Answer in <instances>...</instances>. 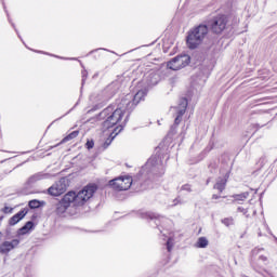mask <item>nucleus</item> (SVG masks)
<instances>
[{
  "label": "nucleus",
  "instance_id": "obj_1",
  "mask_svg": "<svg viewBox=\"0 0 277 277\" xmlns=\"http://www.w3.org/2000/svg\"><path fill=\"white\" fill-rule=\"evenodd\" d=\"M96 193V185L90 184L84 186L79 192H68L56 203L57 215H64L66 211L77 209V207H83Z\"/></svg>",
  "mask_w": 277,
  "mask_h": 277
},
{
  "label": "nucleus",
  "instance_id": "obj_10",
  "mask_svg": "<svg viewBox=\"0 0 277 277\" xmlns=\"http://www.w3.org/2000/svg\"><path fill=\"white\" fill-rule=\"evenodd\" d=\"M21 245V240L18 239H12V240H5L2 243H0V254H10L12 250H16V247Z\"/></svg>",
  "mask_w": 277,
  "mask_h": 277
},
{
  "label": "nucleus",
  "instance_id": "obj_9",
  "mask_svg": "<svg viewBox=\"0 0 277 277\" xmlns=\"http://www.w3.org/2000/svg\"><path fill=\"white\" fill-rule=\"evenodd\" d=\"M66 179H61L58 182L54 183L49 189L48 193L50 196H62L66 192Z\"/></svg>",
  "mask_w": 277,
  "mask_h": 277
},
{
  "label": "nucleus",
  "instance_id": "obj_3",
  "mask_svg": "<svg viewBox=\"0 0 277 277\" xmlns=\"http://www.w3.org/2000/svg\"><path fill=\"white\" fill-rule=\"evenodd\" d=\"M207 34H209V27H207V25H199L193 28L186 38L188 49H197L200 47L205 41V38H207Z\"/></svg>",
  "mask_w": 277,
  "mask_h": 277
},
{
  "label": "nucleus",
  "instance_id": "obj_29",
  "mask_svg": "<svg viewBox=\"0 0 277 277\" xmlns=\"http://www.w3.org/2000/svg\"><path fill=\"white\" fill-rule=\"evenodd\" d=\"M122 105H129L127 101H122Z\"/></svg>",
  "mask_w": 277,
  "mask_h": 277
},
{
  "label": "nucleus",
  "instance_id": "obj_11",
  "mask_svg": "<svg viewBox=\"0 0 277 277\" xmlns=\"http://www.w3.org/2000/svg\"><path fill=\"white\" fill-rule=\"evenodd\" d=\"M122 129H123L122 124H119L116 129H114L113 133H110V136L104 142L103 148L109 147L111 145V142H114V138L116 137V135H118V133H120Z\"/></svg>",
  "mask_w": 277,
  "mask_h": 277
},
{
  "label": "nucleus",
  "instance_id": "obj_31",
  "mask_svg": "<svg viewBox=\"0 0 277 277\" xmlns=\"http://www.w3.org/2000/svg\"><path fill=\"white\" fill-rule=\"evenodd\" d=\"M2 221H3V217H0V224H1Z\"/></svg>",
  "mask_w": 277,
  "mask_h": 277
},
{
  "label": "nucleus",
  "instance_id": "obj_14",
  "mask_svg": "<svg viewBox=\"0 0 277 277\" xmlns=\"http://www.w3.org/2000/svg\"><path fill=\"white\" fill-rule=\"evenodd\" d=\"M263 248H255L251 252V256H259V261H262V263H267V255H263Z\"/></svg>",
  "mask_w": 277,
  "mask_h": 277
},
{
  "label": "nucleus",
  "instance_id": "obj_22",
  "mask_svg": "<svg viewBox=\"0 0 277 277\" xmlns=\"http://www.w3.org/2000/svg\"><path fill=\"white\" fill-rule=\"evenodd\" d=\"M250 194L248 193H242L241 195L236 196V200H246Z\"/></svg>",
  "mask_w": 277,
  "mask_h": 277
},
{
  "label": "nucleus",
  "instance_id": "obj_23",
  "mask_svg": "<svg viewBox=\"0 0 277 277\" xmlns=\"http://www.w3.org/2000/svg\"><path fill=\"white\" fill-rule=\"evenodd\" d=\"M85 147L88 148V150L94 148V141L93 140L87 141Z\"/></svg>",
  "mask_w": 277,
  "mask_h": 277
},
{
  "label": "nucleus",
  "instance_id": "obj_13",
  "mask_svg": "<svg viewBox=\"0 0 277 277\" xmlns=\"http://www.w3.org/2000/svg\"><path fill=\"white\" fill-rule=\"evenodd\" d=\"M34 230V222L28 221L22 228L18 229L17 235H29Z\"/></svg>",
  "mask_w": 277,
  "mask_h": 277
},
{
  "label": "nucleus",
  "instance_id": "obj_27",
  "mask_svg": "<svg viewBox=\"0 0 277 277\" xmlns=\"http://www.w3.org/2000/svg\"><path fill=\"white\" fill-rule=\"evenodd\" d=\"M238 211H240V213H243V214L248 213V210H246L241 207L238 208Z\"/></svg>",
  "mask_w": 277,
  "mask_h": 277
},
{
  "label": "nucleus",
  "instance_id": "obj_19",
  "mask_svg": "<svg viewBox=\"0 0 277 277\" xmlns=\"http://www.w3.org/2000/svg\"><path fill=\"white\" fill-rule=\"evenodd\" d=\"M77 135H79L78 131H74L71 132L69 135H67L66 137H64L61 142V144H64L66 142H70V140H75V137H77Z\"/></svg>",
  "mask_w": 277,
  "mask_h": 277
},
{
  "label": "nucleus",
  "instance_id": "obj_12",
  "mask_svg": "<svg viewBox=\"0 0 277 277\" xmlns=\"http://www.w3.org/2000/svg\"><path fill=\"white\" fill-rule=\"evenodd\" d=\"M25 215H27V210L23 209L22 211L17 212L15 215H13L10 219L9 224L11 226H16V224H18L21 222V220H23V217H25Z\"/></svg>",
  "mask_w": 277,
  "mask_h": 277
},
{
  "label": "nucleus",
  "instance_id": "obj_17",
  "mask_svg": "<svg viewBox=\"0 0 277 277\" xmlns=\"http://www.w3.org/2000/svg\"><path fill=\"white\" fill-rule=\"evenodd\" d=\"M146 93H147L146 89L137 91V93L134 95V98H133L134 105H137V103H140V101H142V98L146 96Z\"/></svg>",
  "mask_w": 277,
  "mask_h": 277
},
{
  "label": "nucleus",
  "instance_id": "obj_26",
  "mask_svg": "<svg viewBox=\"0 0 277 277\" xmlns=\"http://www.w3.org/2000/svg\"><path fill=\"white\" fill-rule=\"evenodd\" d=\"M182 189H184L185 192H192V187L189 185H184Z\"/></svg>",
  "mask_w": 277,
  "mask_h": 277
},
{
  "label": "nucleus",
  "instance_id": "obj_21",
  "mask_svg": "<svg viewBox=\"0 0 277 277\" xmlns=\"http://www.w3.org/2000/svg\"><path fill=\"white\" fill-rule=\"evenodd\" d=\"M222 224H224L225 226H233V224H235V221L233 220V217H227L222 221Z\"/></svg>",
  "mask_w": 277,
  "mask_h": 277
},
{
  "label": "nucleus",
  "instance_id": "obj_30",
  "mask_svg": "<svg viewBox=\"0 0 277 277\" xmlns=\"http://www.w3.org/2000/svg\"><path fill=\"white\" fill-rule=\"evenodd\" d=\"M213 198H214V199H217V196L213 195Z\"/></svg>",
  "mask_w": 277,
  "mask_h": 277
},
{
  "label": "nucleus",
  "instance_id": "obj_28",
  "mask_svg": "<svg viewBox=\"0 0 277 277\" xmlns=\"http://www.w3.org/2000/svg\"><path fill=\"white\" fill-rule=\"evenodd\" d=\"M10 211H12L11 208H9V207H5V208H4V213H10Z\"/></svg>",
  "mask_w": 277,
  "mask_h": 277
},
{
  "label": "nucleus",
  "instance_id": "obj_7",
  "mask_svg": "<svg viewBox=\"0 0 277 277\" xmlns=\"http://www.w3.org/2000/svg\"><path fill=\"white\" fill-rule=\"evenodd\" d=\"M187 98H181L180 100V104L177 107H174L177 116L175 118L174 121V126L171 128V131H174V129H176V127H179V124H181V118H183V115L185 114V111L187 110Z\"/></svg>",
  "mask_w": 277,
  "mask_h": 277
},
{
  "label": "nucleus",
  "instance_id": "obj_4",
  "mask_svg": "<svg viewBox=\"0 0 277 277\" xmlns=\"http://www.w3.org/2000/svg\"><path fill=\"white\" fill-rule=\"evenodd\" d=\"M132 185L133 177L129 175L116 177L115 180L109 181V186L113 187V189H117V192H127V189H130Z\"/></svg>",
  "mask_w": 277,
  "mask_h": 277
},
{
  "label": "nucleus",
  "instance_id": "obj_8",
  "mask_svg": "<svg viewBox=\"0 0 277 277\" xmlns=\"http://www.w3.org/2000/svg\"><path fill=\"white\" fill-rule=\"evenodd\" d=\"M159 170V160L157 157L153 156L147 160L144 167H142L140 171V176H144V174H148V172H157Z\"/></svg>",
  "mask_w": 277,
  "mask_h": 277
},
{
  "label": "nucleus",
  "instance_id": "obj_20",
  "mask_svg": "<svg viewBox=\"0 0 277 277\" xmlns=\"http://www.w3.org/2000/svg\"><path fill=\"white\" fill-rule=\"evenodd\" d=\"M28 206L30 209H38L40 207V202L38 200L34 199V200L29 201Z\"/></svg>",
  "mask_w": 277,
  "mask_h": 277
},
{
  "label": "nucleus",
  "instance_id": "obj_15",
  "mask_svg": "<svg viewBox=\"0 0 277 277\" xmlns=\"http://www.w3.org/2000/svg\"><path fill=\"white\" fill-rule=\"evenodd\" d=\"M227 180H228V174H225L224 177L219 179L214 185V189H217L219 192H224Z\"/></svg>",
  "mask_w": 277,
  "mask_h": 277
},
{
  "label": "nucleus",
  "instance_id": "obj_6",
  "mask_svg": "<svg viewBox=\"0 0 277 277\" xmlns=\"http://www.w3.org/2000/svg\"><path fill=\"white\" fill-rule=\"evenodd\" d=\"M228 19L224 15L214 17L211 22V29L214 34H222L226 29Z\"/></svg>",
  "mask_w": 277,
  "mask_h": 277
},
{
  "label": "nucleus",
  "instance_id": "obj_24",
  "mask_svg": "<svg viewBox=\"0 0 277 277\" xmlns=\"http://www.w3.org/2000/svg\"><path fill=\"white\" fill-rule=\"evenodd\" d=\"M167 250L168 252L172 251V238H169L167 241Z\"/></svg>",
  "mask_w": 277,
  "mask_h": 277
},
{
  "label": "nucleus",
  "instance_id": "obj_25",
  "mask_svg": "<svg viewBox=\"0 0 277 277\" xmlns=\"http://www.w3.org/2000/svg\"><path fill=\"white\" fill-rule=\"evenodd\" d=\"M143 217H149V220H154L155 214H153V213H145Z\"/></svg>",
  "mask_w": 277,
  "mask_h": 277
},
{
  "label": "nucleus",
  "instance_id": "obj_5",
  "mask_svg": "<svg viewBox=\"0 0 277 277\" xmlns=\"http://www.w3.org/2000/svg\"><path fill=\"white\" fill-rule=\"evenodd\" d=\"M189 64V55L184 54L174 57L172 61L168 63V68L170 70H181V68H185Z\"/></svg>",
  "mask_w": 277,
  "mask_h": 277
},
{
  "label": "nucleus",
  "instance_id": "obj_2",
  "mask_svg": "<svg viewBox=\"0 0 277 277\" xmlns=\"http://www.w3.org/2000/svg\"><path fill=\"white\" fill-rule=\"evenodd\" d=\"M127 108L119 106L114 110V107L109 106L105 108L101 114V118H106L103 127L104 129H111V127H116L121 122L122 118H124V111Z\"/></svg>",
  "mask_w": 277,
  "mask_h": 277
},
{
  "label": "nucleus",
  "instance_id": "obj_18",
  "mask_svg": "<svg viewBox=\"0 0 277 277\" xmlns=\"http://www.w3.org/2000/svg\"><path fill=\"white\" fill-rule=\"evenodd\" d=\"M209 246V240L206 237H200L197 241L198 248H207Z\"/></svg>",
  "mask_w": 277,
  "mask_h": 277
},
{
  "label": "nucleus",
  "instance_id": "obj_16",
  "mask_svg": "<svg viewBox=\"0 0 277 277\" xmlns=\"http://www.w3.org/2000/svg\"><path fill=\"white\" fill-rule=\"evenodd\" d=\"M157 83H159V75L150 74L147 78V85H157Z\"/></svg>",
  "mask_w": 277,
  "mask_h": 277
}]
</instances>
